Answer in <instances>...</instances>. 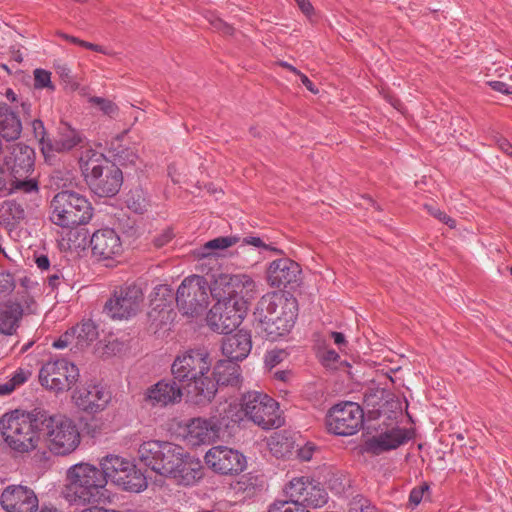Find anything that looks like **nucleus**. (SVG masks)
<instances>
[{
    "instance_id": "obj_3",
    "label": "nucleus",
    "mask_w": 512,
    "mask_h": 512,
    "mask_svg": "<svg viewBox=\"0 0 512 512\" xmlns=\"http://www.w3.org/2000/svg\"><path fill=\"white\" fill-rule=\"evenodd\" d=\"M254 316L255 331L267 340L276 341L293 328L297 317V301L281 293H267L257 303Z\"/></svg>"
},
{
    "instance_id": "obj_46",
    "label": "nucleus",
    "mask_w": 512,
    "mask_h": 512,
    "mask_svg": "<svg viewBox=\"0 0 512 512\" xmlns=\"http://www.w3.org/2000/svg\"><path fill=\"white\" fill-rule=\"evenodd\" d=\"M428 490L429 486L426 483H423L422 485L413 488L409 495L410 504H412L414 507L418 506L424 497V493Z\"/></svg>"
},
{
    "instance_id": "obj_15",
    "label": "nucleus",
    "mask_w": 512,
    "mask_h": 512,
    "mask_svg": "<svg viewBox=\"0 0 512 512\" xmlns=\"http://www.w3.org/2000/svg\"><path fill=\"white\" fill-rule=\"evenodd\" d=\"M364 414L359 404L341 402L334 405L326 416L329 432L339 436L354 435L363 425Z\"/></svg>"
},
{
    "instance_id": "obj_42",
    "label": "nucleus",
    "mask_w": 512,
    "mask_h": 512,
    "mask_svg": "<svg viewBox=\"0 0 512 512\" xmlns=\"http://www.w3.org/2000/svg\"><path fill=\"white\" fill-rule=\"evenodd\" d=\"M15 288V279L12 273L0 270V295L9 294Z\"/></svg>"
},
{
    "instance_id": "obj_58",
    "label": "nucleus",
    "mask_w": 512,
    "mask_h": 512,
    "mask_svg": "<svg viewBox=\"0 0 512 512\" xmlns=\"http://www.w3.org/2000/svg\"><path fill=\"white\" fill-rule=\"evenodd\" d=\"M35 262H36L37 267L41 270H47L50 266V261H49L48 257L45 255H41V256L37 257Z\"/></svg>"
},
{
    "instance_id": "obj_35",
    "label": "nucleus",
    "mask_w": 512,
    "mask_h": 512,
    "mask_svg": "<svg viewBox=\"0 0 512 512\" xmlns=\"http://www.w3.org/2000/svg\"><path fill=\"white\" fill-rule=\"evenodd\" d=\"M328 501V493L319 485V483L311 482L310 486L305 492L301 505L303 507L319 508L324 506Z\"/></svg>"
},
{
    "instance_id": "obj_57",
    "label": "nucleus",
    "mask_w": 512,
    "mask_h": 512,
    "mask_svg": "<svg viewBox=\"0 0 512 512\" xmlns=\"http://www.w3.org/2000/svg\"><path fill=\"white\" fill-rule=\"evenodd\" d=\"M81 46L86 48V49H90V50H93L95 52H98V53L107 54L106 50L101 45L93 44V43H90V42H87V41L83 40V42L81 43Z\"/></svg>"
},
{
    "instance_id": "obj_36",
    "label": "nucleus",
    "mask_w": 512,
    "mask_h": 512,
    "mask_svg": "<svg viewBox=\"0 0 512 512\" xmlns=\"http://www.w3.org/2000/svg\"><path fill=\"white\" fill-rule=\"evenodd\" d=\"M31 372L24 368L16 369L9 379L0 381V396L11 394L17 387L28 381Z\"/></svg>"
},
{
    "instance_id": "obj_12",
    "label": "nucleus",
    "mask_w": 512,
    "mask_h": 512,
    "mask_svg": "<svg viewBox=\"0 0 512 512\" xmlns=\"http://www.w3.org/2000/svg\"><path fill=\"white\" fill-rule=\"evenodd\" d=\"M210 289L211 287L202 276L193 275L185 278L177 289V306L183 314L197 316L209 304Z\"/></svg>"
},
{
    "instance_id": "obj_2",
    "label": "nucleus",
    "mask_w": 512,
    "mask_h": 512,
    "mask_svg": "<svg viewBox=\"0 0 512 512\" xmlns=\"http://www.w3.org/2000/svg\"><path fill=\"white\" fill-rule=\"evenodd\" d=\"M211 366L210 354L203 348L178 355L171 365L174 379L184 384L188 397L197 405L210 403L217 393L216 384L208 376Z\"/></svg>"
},
{
    "instance_id": "obj_1",
    "label": "nucleus",
    "mask_w": 512,
    "mask_h": 512,
    "mask_svg": "<svg viewBox=\"0 0 512 512\" xmlns=\"http://www.w3.org/2000/svg\"><path fill=\"white\" fill-rule=\"evenodd\" d=\"M138 456L145 466L178 485L191 486L202 478L200 460L177 444L158 440L145 441L138 448Z\"/></svg>"
},
{
    "instance_id": "obj_20",
    "label": "nucleus",
    "mask_w": 512,
    "mask_h": 512,
    "mask_svg": "<svg viewBox=\"0 0 512 512\" xmlns=\"http://www.w3.org/2000/svg\"><path fill=\"white\" fill-rule=\"evenodd\" d=\"M75 405L89 414L103 411L111 400V393L101 384L89 383L77 387L72 395Z\"/></svg>"
},
{
    "instance_id": "obj_24",
    "label": "nucleus",
    "mask_w": 512,
    "mask_h": 512,
    "mask_svg": "<svg viewBox=\"0 0 512 512\" xmlns=\"http://www.w3.org/2000/svg\"><path fill=\"white\" fill-rule=\"evenodd\" d=\"M301 274L300 265L284 257L272 261L267 268V282L270 286L280 288L297 283Z\"/></svg>"
},
{
    "instance_id": "obj_41",
    "label": "nucleus",
    "mask_w": 512,
    "mask_h": 512,
    "mask_svg": "<svg viewBox=\"0 0 512 512\" xmlns=\"http://www.w3.org/2000/svg\"><path fill=\"white\" fill-rule=\"evenodd\" d=\"M348 511L349 512H377L375 506H373L367 498H365L361 495L355 496L349 502Z\"/></svg>"
},
{
    "instance_id": "obj_23",
    "label": "nucleus",
    "mask_w": 512,
    "mask_h": 512,
    "mask_svg": "<svg viewBox=\"0 0 512 512\" xmlns=\"http://www.w3.org/2000/svg\"><path fill=\"white\" fill-rule=\"evenodd\" d=\"M183 389L176 379H162L150 386L144 394L145 401L152 407L165 408L181 402Z\"/></svg>"
},
{
    "instance_id": "obj_62",
    "label": "nucleus",
    "mask_w": 512,
    "mask_h": 512,
    "mask_svg": "<svg viewBox=\"0 0 512 512\" xmlns=\"http://www.w3.org/2000/svg\"><path fill=\"white\" fill-rule=\"evenodd\" d=\"M4 95L7 98V100H9L11 103L19 102V98H18L17 94L10 88L6 89Z\"/></svg>"
},
{
    "instance_id": "obj_25",
    "label": "nucleus",
    "mask_w": 512,
    "mask_h": 512,
    "mask_svg": "<svg viewBox=\"0 0 512 512\" xmlns=\"http://www.w3.org/2000/svg\"><path fill=\"white\" fill-rule=\"evenodd\" d=\"M123 181L122 171L114 163L86 181L90 189L100 197H112L118 193Z\"/></svg>"
},
{
    "instance_id": "obj_28",
    "label": "nucleus",
    "mask_w": 512,
    "mask_h": 512,
    "mask_svg": "<svg viewBox=\"0 0 512 512\" xmlns=\"http://www.w3.org/2000/svg\"><path fill=\"white\" fill-rule=\"evenodd\" d=\"M82 141L78 131L72 128L68 123L62 122L58 127V135L54 141H48V145L43 146V154L47 157L51 152H65L73 149Z\"/></svg>"
},
{
    "instance_id": "obj_55",
    "label": "nucleus",
    "mask_w": 512,
    "mask_h": 512,
    "mask_svg": "<svg viewBox=\"0 0 512 512\" xmlns=\"http://www.w3.org/2000/svg\"><path fill=\"white\" fill-rule=\"evenodd\" d=\"M299 9L306 15L311 16L314 12V8L309 0H295Z\"/></svg>"
},
{
    "instance_id": "obj_40",
    "label": "nucleus",
    "mask_w": 512,
    "mask_h": 512,
    "mask_svg": "<svg viewBox=\"0 0 512 512\" xmlns=\"http://www.w3.org/2000/svg\"><path fill=\"white\" fill-rule=\"evenodd\" d=\"M34 87L36 89L48 88L50 90H54L55 86L51 81V73L45 69H35L34 70Z\"/></svg>"
},
{
    "instance_id": "obj_49",
    "label": "nucleus",
    "mask_w": 512,
    "mask_h": 512,
    "mask_svg": "<svg viewBox=\"0 0 512 512\" xmlns=\"http://www.w3.org/2000/svg\"><path fill=\"white\" fill-rule=\"evenodd\" d=\"M210 24H211L212 28H214L215 30H217L225 35H231L233 33V27L218 17H213L210 20Z\"/></svg>"
},
{
    "instance_id": "obj_8",
    "label": "nucleus",
    "mask_w": 512,
    "mask_h": 512,
    "mask_svg": "<svg viewBox=\"0 0 512 512\" xmlns=\"http://www.w3.org/2000/svg\"><path fill=\"white\" fill-rule=\"evenodd\" d=\"M5 164L12 177L8 193L29 196L31 202L38 200V181L30 177L34 171V150L27 145L16 144L5 157Z\"/></svg>"
},
{
    "instance_id": "obj_5",
    "label": "nucleus",
    "mask_w": 512,
    "mask_h": 512,
    "mask_svg": "<svg viewBox=\"0 0 512 512\" xmlns=\"http://www.w3.org/2000/svg\"><path fill=\"white\" fill-rule=\"evenodd\" d=\"M43 415V409L5 413L0 420V432L6 444L21 453L36 449L42 439Z\"/></svg>"
},
{
    "instance_id": "obj_53",
    "label": "nucleus",
    "mask_w": 512,
    "mask_h": 512,
    "mask_svg": "<svg viewBox=\"0 0 512 512\" xmlns=\"http://www.w3.org/2000/svg\"><path fill=\"white\" fill-rule=\"evenodd\" d=\"M339 354L334 350H327L322 356L323 363L327 366L337 362Z\"/></svg>"
},
{
    "instance_id": "obj_54",
    "label": "nucleus",
    "mask_w": 512,
    "mask_h": 512,
    "mask_svg": "<svg viewBox=\"0 0 512 512\" xmlns=\"http://www.w3.org/2000/svg\"><path fill=\"white\" fill-rule=\"evenodd\" d=\"M168 175L175 184H179L183 181L182 173L175 165H170L168 167Z\"/></svg>"
},
{
    "instance_id": "obj_19",
    "label": "nucleus",
    "mask_w": 512,
    "mask_h": 512,
    "mask_svg": "<svg viewBox=\"0 0 512 512\" xmlns=\"http://www.w3.org/2000/svg\"><path fill=\"white\" fill-rule=\"evenodd\" d=\"M205 462L217 473L234 475L246 467V458L239 451L226 446H215L205 454Z\"/></svg>"
},
{
    "instance_id": "obj_27",
    "label": "nucleus",
    "mask_w": 512,
    "mask_h": 512,
    "mask_svg": "<svg viewBox=\"0 0 512 512\" xmlns=\"http://www.w3.org/2000/svg\"><path fill=\"white\" fill-rule=\"evenodd\" d=\"M252 348L251 336L247 331L239 330L237 333L227 335L222 341L223 354L232 361L245 359Z\"/></svg>"
},
{
    "instance_id": "obj_60",
    "label": "nucleus",
    "mask_w": 512,
    "mask_h": 512,
    "mask_svg": "<svg viewBox=\"0 0 512 512\" xmlns=\"http://www.w3.org/2000/svg\"><path fill=\"white\" fill-rule=\"evenodd\" d=\"M21 112L24 116L31 118L32 117V109L31 103L27 100L20 101Z\"/></svg>"
},
{
    "instance_id": "obj_17",
    "label": "nucleus",
    "mask_w": 512,
    "mask_h": 512,
    "mask_svg": "<svg viewBox=\"0 0 512 512\" xmlns=\"http://www.w3.org/2000/svg\"><path fill=\"white\" fill-rule=\"evenodd\" d=\"M144 299L141 287L128 284L116 289L105 304V310L113 319H129L140 310Z\"/></svg>"
},
{
    "instance_id": "obj_43",
    "label": "nucleus",
    "mask_w": 512,
    "mask_h": 512,
    "mask_svg": "<svg viewBox=\"0 0 512 512\" xmlns=\"http://www.w3.org/2000/svg\"><path fill=\"white\" fill-rule=\"evenodd\" d=\"M32 130L35 138L39 141L41 145V151L43 152V146L48 145L49 139H46V130L43 122L40 119H34L31 122Z\"/></svg>"
},
{
    "instance_id": "obj_26",
    "label": "nucleus",
    "mask_w": 512,
    "mask_h": 512,
    "mask_svg": "<svg viewBox=\"0 0 512 512\" xmlns=\"http://www.w3.org/2000/svg\"><path fill=\"white\" fill-rule=\"evenodd\" d=\"M409 438L407 429L395 426L369 438L365 442V450L368 453L379 455L398 448L406 443Z\"/></svg>"
},
{
    "instance_id": "obj_32",
    "label": "nucleus",
    "mask_w": 512,
    "mask_h": 512,
    "mask_svg": "<svg viewBox=\"0 0 512 512\" xmlns=\"http://www.w3.org/2000/svg\"><path fill=\"white\" fill-rule=\"evenodd\" d=\"M214 383L218 386L236 387L241 382L240 366L236 361L220 360L213 370Z\"/></svg>"
},
{
    "instance_id": "obj_52",
    "label": "nucleus",
    "mask_w": 512,
    "mask_h": 512,
    "mask_svg": "<svg viewBox=\"0 0 512 512\" xmlns=\"http://www.w3.org/2000/svg\"><path fill=\"white\" fill-rule=\"evenodd\" d=\"M282 360V351L272 350L266 355L265 361L271 367L277 365Z\"/></svg>"
},
{
    "instance_id": "obj_47",
    "label": "nucleus",
    "mask_w": 512,
    "mask_h": 512,
    "mask_svg": "<svg viewBox=\"0 0 512 512\" xmlns=\"http://www.w3.org/2000/svg\"><path fill=\"white\" fill-rule=\"evenodd\" d=\"M242 242H243L244 245H251V246H254V247H257V248H262V249H265V250H271V251H273L275 253H280L281 252L277 248H273V247H270L269 245L265 244L260 237H254V236L245 237V238H243Z\"/></svg>"
},
{
    "instance_id": "obj_6",
    "label": "nucleus",
    "mask_w": 512,
    "mask_h": 512,
    "mask_svg": "<svg viewBox=\"0 0 512 512\" xmlns=\"http://www.w3.org/2000/svg\"><path fill=\"white\" fill-rule=\"evenodd\" d=\"M240 409L231 405L227 409L230 419L238 414L242 419L246 418L264 430L277 429L284 424L279 403L266 393L249 391L240 400Z\"/></svg>"
},
{
    "instance_id": "obj_31",
    "label": "nucleus",
    "mask_w": 512,
    "mask_h": 512,
    "mask_svg": "<svg viewBox=\"0 0 512 512\" xmlns=\"http://www.w3.org/2000/svg\"><path fill=\"white\" fill-rule=\"evenodd\" d=\"M112 164L104 154L87 148L83 150L79 157V166L85 181L89 180L93 175L98 174L104 170V167Z\"/></svg>"
},
{
    "instance_id": "obj_39",
    "label": "nucleus",
    "mask_w": 512,
    "mask_h": 512,
    "mask_svg": "<svg viewBox=\"0 0 512 512\" xmlns=\"http://www.w3.org/2000/svg\"><path fill=\"white\" fill-rule=\"evenodd\" d=\"M267 512H310L301 504H297L290 499L287 501L278 500L273 502Z\"/></svg>"
},
{
    "instance_id": "obj_59",
    "label": "nucleus",
    "mask_w": 512,
    "mask_h": 512,
    "mask_svg": "<svg viewBox=\"0 0 512 512\" xmlns=\"http://www.w3.org/2000/svg\"><path fill=\"white\" fill-rule=\"evenodd\" d=\"M498 146L504 153L512 157V145L509 141L506 139H500L498 140Z\"/></svg>"
},
{
    "instance_id": "obj_44",
    "label": "nucleus",
    "mask_w": 512,
    "mask_h": 512,
    "mask_svg": "<svg viewBox=\"0 0 512 512\" xmlns=\"http://www.w3.org/2000/svg\"><path fill=\"white\" fill-rule=\"evenodd\" d=\"M425 208L427 209L430 215L437 218L439 221L445 223L450 228H454L456 226L455 220L448 216L445 212L441 211L440 209L428 204L425 205Z\"/></svg>"
},
{
    "instance_id": "obj_61",
    "label": "nucleus",
    "mask_w": 512,
    "mask_h": 512,
    "mask_svg": "<svg viewBox=\"0 0 512 512\" xmlns=\"http://www.w3.org/2000/svg\"><path fill=\"white\" fill-rule=\"evenodd\" d=\"M331 337L333 338L334 343L338 346L344 345L346 342L344 335L340 332H332Z\"/></svg>"
},
{
    "instance_id": "obj_7",
    "label": "nucleus",
    "mask_w": 512,
    "mask_h": 512,
    "mask_svg": "<svg viewBox=\"0 0 512 512\" xmlns=\"http://www.w3.org/2000/svg\"><path fill=\"white\" fill-rule=\"evenodd\" d=\"M93 217L89 200L72 190L55 194L49 205V220L64 229H73L88 224Z\"/></svg>"
},
{
    "instance_id": "obj_34",
    "label": "nucleus",
    "mask_w": 512,
    "mask_h": 512,
    "mask_svg": "<svg viewBox=\"0 0 512 512\" xmlns=\"http://www.w3.org/2000/svg\"><path fill=\"white\" fill-rule=\"evenodd\" d=\"M23 196L27 197L24 205L17 200H7L3 202L1 207V216L6 225L14 226L15 224L20 223L26 217V210L33 209L37 206V200H33L31 202L29 196Z\"/></svg>"
},
{
    "instance_id": "obj_18",
    "label": "nucleus",
    "mask_w": 512,
    "mask_h": 512,
    "mask_svg": "<svg viewBox=\"0 0 512 512\" xmlns=\"http://www.w3.org/2000/svg\"><path fill=\"white\" fill-rule=\"evenodd\" d=\"M0 504L6 512H37L39 499L35 491L25 485L11 484L0 495Z\"/></svg>"
},
{
    "instance_id": "obj_64",
    "label": "nucleus",
    "mask_w": 512,
    "mask_h": 512,
    "mask_svg": "<svg viewBox=\"0 0 512 512\" xmlns=\"http://www.w3.org/2000/svg\"><path fill=\"white\" fill-rule=\"evenodd\" d=\"M60 36L63 39H65L66 41H69V42H71L73 44H76V45H79V46H81V43L83 42V40H81V39H79L77 37H74V36H70L68 34L62 33V34H60Z\"/></svg>"
},
{
    "instance_id": "obj_10",
    "label": "nucleus",
    "mask_w": 512,
    "mask_h": 512,
    "mask_svg": "<svg viewBox=\"0 0 512 512\" xmlns=\"http://www.w3.org/2000/svg\"><path fill=\"white\" fill-rule=\"evenodd\" d=\"M100 471L120 489L139 493L147 488V480L136 465L118 455H108L100 461Z\"/></svg>"
},
{
    "instance_id": "obj_48",
    "label": "nucleus",
    "mask_w": 512,
    "mask_h": 512,
    "mask_svg": "<svg viewBox=\"0 0 512 512\" xmlns=\"http://www.w3.org/2000/svg\"><path fill=\"white\" fill-rule=\"evenodd\" d=\"M173 238V232L170 228L163 230L160 234L154 237L153 243L156 248H162L168 244Z\"/></svg>"
},
{
    "instance_id": "obj_33",
    "label": "nucleus",
    "mask_w": 512,
    "mask_h": 512,
    "mask_svg": "<svg viewBox=\"0 0 512 512\" xmlns=\"http://www.w3.org/2000/svg\"><path fill=\"white\" fill-rule=\"evenodd\" d=\"M23 316L22 306L13 301L0 303V332L5 335H12L16 332L19 322Z\"/></svg>"
},
{
    "instance_id": "obj_30",
    "label": "nucleus",
    "mask_w": 512,
    "mask_h": 512,
    "mask_svg": "<svg viewBox=\"0 0 512 512\" xmlns=\"http://www.w3.org/2000/svg\"><path fill=\"white\" fill-rule=\"evenodd\" d=\"M22 132V123L17 113L6 103L0 102V136L7 141L17 140Z\"/></svg>"
},
{
    "instance_id": "obj_22",
    "label": "nucleus",
    "mask_w": 512,
    "mask_h": 512,
    "mask_svg": "<svg viewBox=\"0 0 512 512\" xmlns=\"http://www.w3.org/2000/svg\"><path fill=\"white\" fill-rule=\"evenodd\" d=\"M92 255L99 261L113 260L123 252L119 234L112 228L95 231L90 239Z\"/></svg>"
},
{
    "instance_id": "obj_9",
    "label": "nucleus",
    "mask_w": 512,
    "mask_h": 512,
    "mask_svg": "<svg viewBox=\"0 0 512 512\" xmlns=\"http://www.w3.org/2000/svg\"><path fill=\"white\" fill-rule=\"evenodd\" d=\"M43 434L48 449L55 455H68L74 452L81 442L77 424L62 414H51L44 410Z\"/></svg>"
},
{
    "instance_id": "obj_14",
    "label": "nucleus",
    "mask_w": 512,
    "mask_h": 512,
    "mask_svg": "<svg viewBox=\"0 0 512 512\" xmlns=\"http://www.w3.org/2000/svg\"><path fill=\"white\" fill-rule=\"evenodd\" d=\"M256 293V282L245 273L218 275L211 286L210 294L215 299L242 300L253 298Z\"/></svg>"
},
{
    "instance_id": "obj_16",
    "label": "nucleus",
    "mask_w": 512,
    "mask_h": 512,
    "mask_svg": "<svg viewBox=\"0 0 512 512\" xmlns=\"http://www.w3.org/2000/svg\"><path fill=\"white\" fill-rule=\"evenodd\" d=\"M78 377V368L65 359L48 361L39 372L41 385L57 394L68 391L76 383Z\"/></svg>"
},
{
    "instance_id": "obj_51",
    "label": "nucleus",
    "mask_w": 512,
    "mask_h": 512,
    "mask_svg": "<svg viewBox=\"0 0 512 512\" xmlns=\"http://www.w3.org/2000/svg\"><path fill=\"white\" fill-rule=\"evenodd\" d=\"M316 447L313 443H306L304 446L298 449V457L303 461H309L312 459Z\"/></svg>"
},
{
    "instance_id": "obj_11",
    "label": "nucleus",
    "mask_w": 512,
    "mask_h": 512,
    "mask_svg": "<svg viewBox=\"0 0 512 512\" xmlns=\"http://www.w3.org/2000/svg\"><path fill=\"white\" fill-rule=\"evenodd\" d=\"M241 419L238 414L230 419L227 410H224V414L220 413L208 419H192L187 425V438L192 445L211 444L229 436L231 423L235 424Z\"/></svg>"
},
{
    "instance_id": "obj_63",
    "label": "nucleus",
    "mask_w": 512,
    "mask_h": 512,
    "mask_svg": "<svg viewBox=\"0 0 512 512\" xmlns=\"http://www.w3.org/2000/svg\"><path fill=\"white\" fill-rule=\"evenodd\" d=\"M274 377L277 380L285 382V381H287L290 378V372L289 371H285V370L276 371L274 373Z\"/></svg>"
},
{
    "instance_id": "obj_13",
    "label": "nucleus",
    "mask_w": 512,
    "mask_h": 512,
    "mask_svg": "<svg viewBox=\"0 0 512 512\" xmlns=\"http://www.w3.org/2000/svg\"><path fill=\"white\" fill-rule=\"evenodd\" d=\"M246 310V301L217 299L207 314V325L214 332L229 334L241 324Z\"/></svg>"
},
{
    "instance_id": "obj_56",
    "label": "nucleus",
    "mask_w": 512,
    "mask_h": 512,
    "mask_svg": "<svg viewBox=\"0 0 512 512\" xmlns=\"http://www.w3.org/2000/svg\"><path fill=\"white\" fill-rule=\"evenodd\" d=\"M300 77V80L302 84L312 93L316 94L318 93V90L315 88L312 81L302 72L298 75Z\"/></svg>"
},
{
    "instance_id": "obj_37",
    "label": "nucleus",
    "mask_w": 512,
    "mask_h": 512,
    "mask_svg": "<svg viewBox=\"0 0 512 512\" xmlns=\"http://www.w3.org/2000/svg\"><path fill=\"white\" fill-rule=\"evenodd\" d=\"M312 480L309 477H296L293 478L285 487V493L289 499L297 504H300L305 492H307Z\"/></svg>"
},
{
    "instance_id": "obj_4",
    "label": "nucleus",
    "mask_w": 512,
    "mask_h": 512,
    "mask_svg": "<svg viewBox=\"0 0 512 512\" xmlns=\"http://www.w3.org/2000/svg\"><path fill=\"white\" fill-rule=\"evenodd\" d=\"M63 496L71 505L78 506L108 504L114 497L107 489V481L100 469L85 462L67 470Z\"/></svg>"
},
{
    "instance_id": "obj_38",
    "label": "nucleus",
    "mask_w": 512,
    "mask_h": 512,
    "mask_svg": "<svg viewBox=\"0 0 512 512\" xmlns=\"http://www.w3.org/2000/svg\"><path fill=\"white\" fill-rule=\"evenodd\" d=\"M89 102L92 105L97 106L103 112V114L109 116L110 118H115L118 115V106L109 99L94 96L89 99Z\"/></svg>"
},
{
    "instance_id": "obj_45",
    "label": "nucleus",
    "mask_w": 512,
    "mask_h": 512,
    "mask_svg": "<svg viewBox=\"0 0 512 512\" xmlns=\"http://www.w3.org/2000/svg\"><path fill=\"white\" fill-rule=\"evenodd\" d=\"M47 283L52 290L58 289L61 284L65 283L63 271L58 268H54L47 276Z\"/></svg>"
},
{
    "instance_id": "obj_29",
    "label": "nucleus",
    "mask_w": 512,
    "mask_h": 512,
    "mask_svg": "<svg viewBox=\"0 0 512 512\" xmlns=\"http://www.w3.org/2000/svg\"><path fill=\"white\" fill-rule=\"evenodd\" d=\"M239 241L240 237L238 236H220L195 249L193 255L197 259L222 257L224 250L236 245Z\"/></svg>"
},
{
    "instance_id": "obj_50",
    "label": "nucleus",
    "mask_w": 512,
    "mask_h": 512,
    "mask_svg": "<svg viewBox=\"0 0 512 512\" xmlns=\"http://www.w3.org/2000/svg\"><path fill=\"white\" fill-rule=\"evenodd\" d=\"M487 85L494 91L504 95H512V86L502 81H488Z\"/></svg>"
},
{
    "instance_id": "obj_21",
    "label": "nucleus",
    "mask_w": 512,
    "mask_h": 512,
    "mask_svg": "<svg viewBox=\"0 0 512 512\" xmlns=\"http://www.w3.org/2000/svg\"><path fill=\"white\" fill-rule=\"evenodd\" d=\"M97 337L96 325L91 320H86L62 334L53 342V347L56 349L70 347L71 350H82L90 346Z\"/></svg>"
}]
</instances>
